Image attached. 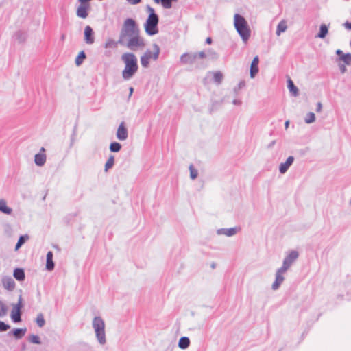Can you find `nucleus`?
I'll list each match as a JSON object with an SVG mask.
<instances>
[{"mask_svg": "<svg viewBox=\"0 0 351 351\" xmlns=\"http://www.w3.org/2000/svg\"><path fill=\"white\" fill-rule=\"evenodd\" d=\"M121 60L125 64L122 71V77L125 80L132 79L138 71L137 58L132 53H125L121 56Z\"/></svg>", "mask_w": 351, "mask_h": 351, "instance_id": "obj_1", "label": "nucleus"}, {"mask_svg": "<svg viewBox=\"0 0 351 351\" xmlns=\"http://www.w3.org/2000/svg\"><path fill=\"white\" fill-rule=\"evenodd\" d=\"M139 33V29L136 22L132 19H127L124 21L123 25L121 29L118 43L119 44L124 43V40Z\"/></svg>", "mask_w": 351, "mask_h": 351, "instance_id": "obj_2", "label": "nucleus"}, {"mask_svg": "<svg viewBox=\"0 0 351 351\" xmlns=\"http://www.w3.org/2000/svg\"><path fill=\"white\" fill-rule=\"evenodd\" d=\"M234 25L242 40L246 43L250 37L251 31L245 18L239 14H235Z\"/></svg>", "mask_w": 351, "mask_h": 351, "instance_id": "obj_3", "label": "nucleus"}, {"mask_svg": "<svg viewBox=\"0 0 351 351\" xmlns=\"http://www.w3.org/2000/svg\"><path fill=\"white\" fill-rule=\"evenodd\" d=\"M105 326V322L100 316H96L93 318L92 327L98 343L102 346L106 343Z\"/></svg>", "mask_w": 351, "mask_h": 351, "instance_id": "obj_4", "label": "nucleus"}, {"mask_svg": "<svg viewBox=\"0 0 351 351\" xmlns=\"http://www.w3.org/2000/svg\"><path fill=\"white\" fill-rule=\"evenodd\" d=\"M152 47L154 50L153 51L147 50L141 57V64L144 68L149 67L150 60L156 61L158 59L160 51L159 46L154 43L153 44Z\"/></svg>", "mask_w": 351, "mask_h": 351, "instance_id": "obj_5", "label": "nucleus"}, {"mask_svg": "<svg viewBox=\"0 0 351 351\" xmlns=\"http://www.w3.org/2000/svg\"><path fill=\"white\" fill-rule=\"evenodd\" d=\"M120 45L126 47L132 51L143 49L145 45L144 39L140 36L139 33L128 38L124 40V43Z\"/></svg>", "mask_w": 351, "mask_h": 351, "instance_id": "obj_6", "label": "nucleus"}, {"mask_svg": "<svg viewBox=\"0 0 351 351\" xmlns=\"http://www.w3.org/2000/svg\"><path fill=\"white\" fill-rule=\"evenodd\" d=\"M205 58H206V55L204 51L185 53L181 56L180 61L184 64L191 65L195 64L197 59Z\"/></svg>", "mask_w": 351, "mask_h": 351, "instance_id": "obj_7", "label": "nucleus"}, {"mask_svg": "<svg viewBox=\"0 0 351 351\" xmlns=\"http://www.w3.org/2000/svg\"><path fill=\"white\" fill-rule=\"evenodd\" d=\"M158 16H155L154 15L148 16L145 23V32L149 36L156 34L158 32Z\"/></svg>", "mask_w": 351, "mask_h": 351, "instance_id": "obj_8", "label": "nucleus"}, {"mask_svg": "<svg viewBox=\"0 0 351 351\" xmlns=\"http://www.w3.org/2000/svg\"><path fill=\"white\" fill-rule=\"evenodd\" d=\"M12 308L10 313V317L12 321L15 323L21 321V308L23 307V298L21 295H19L18 302L12 304Z\"/></svg>", "mask_w": 351, "mask_h": 351, "instance_id": "obj_9", "label": "nucleus"}, {"mask_svg": "<svg viewBox=\"0 0 351 351\" xmlns=\"http://www.w3.org/2000/svg\"><path fill=\"white\" fill-rule=\"evenodd\" d=\"M299 256V253L296 250H291L285 256L281 268L286 271L292 265Z\"/></svg>", "mask_w": 351, "mask_h": 351, "instance_id": "obj_10", "label": "nucleus"}, {"mask_svg": "<svg viewBox=\"0 0 351 351\" xmlns=\"http://www.w3.org/2000/svg\"><path fill=\"white\" fill-rule=\"evenodd\" d=\"M91 9L90 4L80 3L76 9V15L81 19H86Z\"/></svg>", "mask_w": 351, "mask_h": 351, "instance_id": "obj_11", "label": "nucleus"}, {"mask_svg": "<svg viewBox=\"0 0 351 351\" xmlns=\"http://www.w3.org/2000/svg\"><path fill=\"white\" fill-rule=\"evenodd\" d=\"M287 271L281 267H280L276 273V279L274 283L272 284V289L277 290L280 285L283 282L285 278L283 276L284 274H285Z\"/></svg>", "mask_w": 351, "mask_h": 351, "instance_id": "obj_12", "label": "nucleus"}, {"mask_svg": "<svg viewBox=\"0 0 351 351\" xmlns=\"http://www.w3.org/2000/svg\"><path fill=\"white\" fill-rule=\"evenodd\" d=\"M117 138L120 141H125L128 138V132L127 128L125 127L124 122H121L117 129Z\"/></svg>", "mask_w": 351, "mask_h": 351, "instance_id": "obj_13", "label": "nucleus"}, {"mask_svg": "<svg viewBox=\"0 0 351 351\" xmlns=\"http://www.w3.org/2000/svg\"><path fill=\"white\" fill-rule=\"evenodd\" d=\"M93 30L90 26L87 25L84 29V42L88 45H92L95 42Z\"/></svg>", "mask_w": 351, "mask_h": 351, "instance_id": "obj_14", "label": "nucleus"}, {"mask_svg": "<svg viewBox=\"0 0 351 351\" xmlns=\"http://www.w3.org/2000/svg\"><path fill=\"white\" fill-rule=\"evenodd\" d=\"M45 148L42 147L39 153L34 156V162L37 166L42 167L46 162V154H45Z\"/></svg>", "mask_w": 351, "mask_h": 351, "instance_id": "obj_15", "label": "nucleus"}, {"mask_svg": "<svg viewBox=\"0 0 351 351\" xmlns=\"http://www.w3.org/2000/svg\"><path fill=\"white\" fill-rule=\"evenodd\" d=\"M294 161V157L289 156L285 162H282L279 165V171L281 174H285Z\"/></svg>", "mask_w": 351, "mask_h": 351, "instance_id": "obj_16", "label": "nucleus"}, {"mask_svg": "<svg viewBox=\"0 0 351 351\" xmlns=\"http://www.w3.org/2000/svg\"><path fill=\"white\" fill-rule=\"evenodd\" d=\"M2 284L3 287L9 291H12L15 287V282L10 276H5L2 278Z\"/></svg>", "mask_w": 351, "mask_h": 351, "instance_id": "obj_17", "label": "nucleus"}, {"mask_svg": "<svg viewBox=\"0 0 351 351\" xmlns=\"http://www.w3.org/2000/svg\"><path fill=\"white\" fill-rule=\"evenodd\" d=\"M237 233V228H220L217 230V234L218 235H225L227 237H232Z\"/></svg>", "mask_w": 351, "mask_h": 351, "instance_id": "obj_18", "label": "nucleus"}, {"mask_svg": "<svg viewBox=\"0 0 351 351\" xmlns=\"http://www.w3.org/2000/svg\"><path fill=\"white\" fill-rule=\"evenodd\" d=\"M259 62V59L258 56H255L251 63L250 66V77L254 78L256 73L258 72V64Z\"/></svg>", "mask_w": 351, "mask_h": 351, "instance_id": "obj_19", "label": "nucleus"}, {"mask_svg": "<svg viewBox=\"0 0 351 351\" xmlns=\"http://www.w3.org/2000/svg\"><path fill=\"white\" fill-rule=\"evenodd\" d=\"M46 268L49 271L54 269V263L53 261V252L49 251L47 254Z\"/></svg>", "mask_w": 351, "mask_h": 351, "instance_id": "obj_20", "label": "nucleus"}, {"mask_svg": "<svg viewBox=\"0 0 351 351\" xmlns=\"http://www.w3.org/2000/svg\"><path fill=\"white\" fill-rule=\"evenodd\" d=\"M287 88L293 96H298V88L294 85L293 82L291 78H288L287 80Z\"/></svg>", "mask_w": 351, "mask_h": 351, "instance_id": "obj_21", "label": "nucleus"}, {"mask_svg": "<svg viewBox=\"0 0 351 351\" xmlns=\"http://www.w3.org/2000/svg\"><path fill=\"white\" fill-rule=\"evenodd\" d=\"M0 211L6 215H10L12 213V209L7 206V202L5 199H0Z\"/></svg>", "mask_w": 351, "mask_h": 351, "instance_id": "obj_22", "label": "nucleus"}, {"mask_svg": "<svg viewBox=\"0 0 351 351\" xmlns=\"http://www.w3.org/2000/svg\"><path fill=\"white\" fill-rule=\"evenodd\" d=\"M328 33V27L326 24H322L319 27V31L315 36V38H324Z\"/></svg>", "mask_w": 351, "mask_h": 351, "instance_id": "obj_23", "label": "nucleus"}, {"mask_svg": "<svg viewBox=\"0 0 351 351\" xmlns=\"http://www.w3.org/2000/svg\"><path fill=\"white\" fill-rule=\"evenodd\" d=\"M14 277L19 281H23L25 279V272L23 269L16 268L14 270Z\"/></svg>", "mask_w": 351, "mask_h": 351, "instance_id": "obj_24", "label": "nucleus"}, {"mask_svg": "<svg viewBox=\"0 0 351 351\" xmlns=\"http://www.w3.org/2000/svg\"><path fill=\"white\" fill-rule=\"evenodd\" d=\"M190 345V340L187 337H182L180 339L178 346L181 349H186Z\"/></svg>", "mask_w": 351, "mask_h": 351, "instance_id": "obj_25", "label": "nucleus"}, {"mask_svg": "<svg viewBox=\"0 0 351 351\" xmlns=\"http://www.w3.org/2000/svg\"><path fill=\"white\" fill-rule=\"evenodd\" d=\"M342 61L343 62V64H346V65H351V53H346L345 55L343 56H341L340 57H338V58L337 59V61Z\"/></svg>", "mask_w": 351, "mask_h": 351, "instance_id": "obj_26", "label": "nucleus"}, {"mask_svg": "<svg viewBox=\"0 0 351 351\" xmlns=\"http://www.w3.org/2000/svg\"><path fill=\"white\" fill-rule=\"evenodd\" d=\"M27 331V328H16L12 331V334L16 339H21L23 337Z\"/></svg>", "mask_w": 351, "mask_h": 351, "instance_id": "obj_27", "label": "nucleus"}, {"mask_svg": "<svg viewBox=\"0 0 351 351\" xmlns=\"http://www.w3.org/2000/svg\"><path fill=\"white\" fill-rule=\"evenodd\" d=\"M114 164V157L112 155H110L104 166V171L107 172L110 169H111Z\"/></svg>", "mask_w": 351, "mask_h": 351, "instance_id": "obj_28", "label": "nucleus"}, {"mask_svg": "<svg viewBox=\"0 0 351 351\" xmlns=\"http://www.w3.org/2000/svg\"><path fill=\"white\" fill-rule=\"evenodd\" d=\"M287 28V23L285 21H280L278 26L276 29V34L277 36H280L282 32H284L286 31Z\"/></svg>", "mask_w": 351, "mask_h": 351, "instance_id": "obj_29", "label": "nucleus"}, {"mask_svg": "<svg viewBox=\"0 0 351 351\" xmlns=\"http://www.w3.org/2000/svg\"><path fill=\"white\" fill-rule=\"evenodd\" d=\"M28 239L29 236L27 234L21 236L15 246V251H17L25 243V241L28 240Z\"/></svg>", "mask_w": 351, "mask_h": 351, "instance_id": "obj_30", "label": "nucleus"}, {"mask_svg": "<svg viewBox=\"0 0 351 351\" xmlns=\"http://www.w3.org/2000/svg\"><path fill=\"white\" fill-rule=\"evenodd\" d=\"M8 308L7 305L0 300V317H3L8 314Z\"/></svg>", "mask_w": 351, "mask_h": 351, "instance_id": "obj_31", "label": "nucleus"}, {"mask_svg": "<svg viewBox=\"0 0 351 351\" xmlns=\"http://www.w3.org/2000/svg\"><path fill=\"white\" fill-rule=\"evenodd\" d=\"M213 80L216 84H220L223 80V74L220 71L214 72Z\"/></svg>", "mask_w": 351, "mask_h": 351, "instance_id": "obj_32", "label": "nucleus"}, {"mask_svg": "<svg viewBox=\"0 0 351 351\" xmlns=\"http://www.w3.org/2000/svg\"><path fill=\"white\" fill-rule=\"evenodd\" d=\"M117 44H119L117 41H115L111 38L108 39L104 45L105 48H116L117 47Z\"/></svg>", "mask_w": 351, "mask_h": 351, "instance_id": "obj_33", "label": "nucleus"}, {"mask_svg": "<svg viewBox=\"0 0 351 351\" xmlns=\"http://www.w3.org/2000/svg\"><path fill=\"white\" fill-rule=\"evenodd\" d=\"M109 148L112 152H118L121 149V145L119 143L113 142L110 143Z\"/></svg>", "mask_w": 351, "mask_h": 351, "instance_id": "obj_34", "label": "nucleus"}, {"mask_svg": "<svg viewBox=\"0 0 351 351\" xmlns=\"http://www.w3.org/2000/svg\"><path fill=\"white\" fill-rule=\"evenodd\" d=\"M36 322L40 328L44 326V325L45 324V320L42 313H39L37 315V317L36 318Z\"/></svg>", "mask_w": 351, "mask_h": 351, "instance_id": "obj_35", "label": "nucleus"}, {"mask_svg": "<svg viewBox=\"0 0 351 351\" xmlns=\"http://www.w3.org/2000/svg\"><path fill=\"white\" fill-rule=\"evenodd\" d=\"M15 38L19 43H22L25 40L26 34L23 32L19 31L15 34Z\"/></svg>", "mask_w": 351, "mask_h": 351, "instance_id": "obj_36", "label": "nucleus"}, {"mask_svg": "<svg viewBox=\"0 0 351 351\" xmlns=\"http://www.w3.org/2000/svg\"><path fill=\"white\" fill-rule=\"evenodd\" d=\"M206 57L209 58L211 60H217L219 58V55L217 52L213 51V49L208 50L207 53H206Z\"/></svg>", "mask_w": 351, "mask_h": 351, "instance_id": "obj_37", "label": "nucleus"}, {"mask_svg": "<svg viewBox=\"0 0 351 351\" xmlns=\"http://www.w3.org/2000/svg\"><path fill=\"white\" fill-rule=\"evenodd\" d=\"M86 58V54L84 51H81L78 54L77 57L75 59V64L77 66L80 65L82 63L84 59Z\"/></svg>", "mask_w": 351, "mask_h": 351, "instance_id": "obj_38", "label": "nucleus"}, {"mask_svg": "<svg viewBox=\"0 0 351 351\" xmlns=\"http://www.w3.org/2000/svg\"><path fill=\"white\" fill-rule=\"evenodd\" d=\"M29 341L34 344L41 343L40 337L38 335L33 334L29 336Z\"/></svg>", "mask_w": 351, "mask_h": 351, "instance_id": "obj_39", "label": "nucleus"}, {"mask_svg": "<svg viewBox=\"0 0 351 351\" xmlns=\"http://www.w3.org/2000/svg\"><path fill=\"white\" fill-rule=\"evenodd\" d=\"M190 177L192 180L195 179L197 177L198 173L196 169L193 167V165H190Z\"/></svg>", "mask_w": 351, "mask_h": 351, "instance_id": "obj_40", "label": "nucleus"}, {"mask_svg": "<svg viewBox=\"0 0 351 351\" xmlns=\"http://www.w3.org/2000/svg\"><path fill=\"white\" fill-rule=\"evenodd\" d=\"M245 86V82L244 80H241L239 82V83L237 84V86L234 88V92L236 94H237L239 90Z\"/></svg>", "mask_w": 351, "mask_h": 351, "instance_id": "obj_41", "label": "nucleus"}, {"mask_svg": "<svg viewBox=\"0 0 351 351\" xmlns=\"http://www.w3.org/2000/svg\"><path fill=\"white\" fill-rule=\"evenodd\" d=\"M10 328V325L0 321V332H5Z\"/></svg>", "mask_w": 351, "mask_h": 351, "instance_id": "obj_42", "label": "nucleus"}, {"mask_svg": "<svg viewBox=\"0 0 351 351\" xmlns=\"http://www.w3.org/2000/svg\"><path fill=\"white\" fill-rule=\"evenodd\" d=\"M346 64H342V63H339L338 64V66H339V71H340L341 73H342V74H343V73L347 72V68H346Z\"/></svg>", "mask_w": 351, "mask_h": 351, "instance_id": "obj_43", "label": "nucleus"}, {"mask_svg": "<svg viewBox=\"0 0 351 351\" xmlns=\"http://www.w3.org/2000/svg\"><path fill=\"white\" fill-rule=\"evenodd\" d=\"M315 121V115L313 112H308V123H311Z\"/></svg>", "mask_w": 351, "mask_h": 351, "instance_id": "obj_44", "label": "nucleus"}, {"mask_svg": "<svg viewBox=\"0 0 351 351\" xmlns=\"http://www.w3.org/2000/svg\"><path fill=\"white\" fill-rule=\"evenodd\" d=\"M147 10L149 12V16L154 15L155 16H158V15L155 13L154 8H152L151 6L147 5Z\"/></svg>", "mask_w": 351, "mask_h": 351, "instance_id": "obj_45", "label": "nucleus"}, {"mask_svg": "<svg viewBox=\"0 0 351 351\" xmlns=\"http://www.w3.org/2000/svg\"><path fill=\"white\" fill-rule=\"evenodd\" d=\"M343 26L346 29H348V30H351V21H346L344 23H343Z\"/></svg>", "mask_w": 351, "mask_h": 351, "instance_id": "obj_46", "label": "nucleus"}, {"mask_svg": "<svg viewBox=\"0 0 351 351\" xmlns=\"http://www.w3.org/2000/svg\"><path fill=\"white\" fill-rule=\"evenodd\" d=\"M131 5H136L139 3L141 0H126Z\"/></svg>", "mask_w": 351, "mask_h": 351, "instance_id": "obj_47", "label": "nucleus"}, {"mask_svg": "<svg viewBox=\"0 0 351 351\" xmlns=\"http://www.w3.org/2000/svg\"><path fill=\"white\" fill-rule=\"evenodd\" d=\"M322 108V104L321 102H317V108H316V111L317 112H320Z\"/></svg>", "mask_w": 351, "mask_h": 351, "instance_id": "obj_48", "label": "nucleus"}, {"mask_svg": "<svg viewBox=\"0 0 351 351\" xmlns=\"http://www.w3.org/2000/svg\"><path fill=\"white\" fill-rule=\"evenodd\" d=\"M155 3H161L162 7L165 8V3L164 0H154Z\"/></svg>", "mask_w": 351, "mask_h": 351, "instance_id": "obj_49", "label": "nucleus"}, {"mask_svg": "<svg viewBox=\"0 0 351 351\" xmlns=\"http://www.w3.org/2000/svg\"><path fill=\"white\" fill-rule=\"evenodd\" d=\"M336 54H337L339 57H340L341 56H343V55H345L346 53H344L343 52V51H342V50H341V49H337V50H336Z\"/></svg>", "mask_w": 351, "mask_h": 351, "instance_id": "obj_50", "label": "nucleus"}, {"mask_svg": "<svg viewBox=\"0 0 351 351\" xmlns=\"http://www.w3.org/2000/svg\"><path fill=\"white\" fill-rule=\"evenodd\" d=\"M5 232H9L12 230V228H11V226L9 225V224H7L5 226Z\"/></svg>", "mask_w": 351, "mask_h": 351, "instance_id": "obj_51", "label": "nucleus"}, {"mask_svg": "<svg viewBox=\"0 0 351 351\" xmlns=\"http://www.w3.org/2000/svg\"><path fill=\"white\" fill-rule=\"evenodd\" d=\"M233 104L234 105H237V106H239L241 105V101L240 100H238V99H234L233 101H232Z\"/></svg>", "mask_w": 351, "mask_h": 351, "instance_id": "obj_52", "label": "nucleus"}, {"mask_svg": "<svg viewBox=\"0 0 351 351\" xmlns=\"http://www.w3.org/2000/svg\"><path fill=\"white\" fill-rule=\"evenodd\" d=\"M129 90H130V94H129V97H131V95L133 93L134 88L132 87H130Z\"/></svg>", "mask_w": 351, "mask_h": 351, "instance_id": "obj_53", "label": "nucleus"}, {"mask_svg": "<svg viewBox=\"0 0 351 351\" xmlns=\"http://www.w3.org/2000/svg\"><path fill=\"white\" fill-rule=\"evenodd\" d=\"M206 43H208V44H211V43H212V39H211V38H210V37L207 38H206Z\"/></svg>", "mask_w": 351, "mask_h": 351, "instance_id": "obj_54", "label": "nucleus"}, {"mask_svg": "<svg viewBox=\"0 0 351 351\" xmlns=\"http://www.w3.org/2000/svg\"><path fill=\"white\" fill-rule=\"evenodd\" d=\"M289 125V121H286L285 123V128L287 129Z\"/></svg>", "mask_w": 351, "mask_h": 351, "instance_id": "obj_55", "label": "nucleus"}, {"mask_svg": "<svg viewBox=\"0 0 351 351\" xmlns=\"http://www.w3.org/2000/svg\"><path fill=\"white\" fill-rule=\"evenodd\" d=\"M275 144V141H273L269 145V147H271L272 145H274Z\"/></svg>", "mask_w": 351, "mask_h": 351, "instance_id": "obj_56", "label": "nucleus"}, {"mask_svg": "<svg viewBox=\"0 0 351 351\" xmlns=\"http://www.w3.org/2000/svg\"><path fill=\"white\" fill-rule=\"evenodd\" d=\"M64 38H65V36H64V35H62V37H61V39H62V40H64Z\"/></svg>", "mask_w": 351, "mask_h": 351, "instance_id": "obj_57", "label": "nucleus"}, {"mask_svg": "<svg viewBox=\"0 0 351 351\" xmlns=\"http://www.w3.org/2000/svg\"><path fill=\"white\" fill-rule=\"evenodd\" d=\"M304 121L307 123V117L304 118Z\"/></svg>", "mask_w": 351, "mask_h": 351, "instance_id": "obj_58", "label": "nucleus"}, {"mask_svg": "<svg viewBox=\"0 0 351 351\" xmlns=\"http://www.w3.org/2000/svg\"><path fill=\"white\" fill-rule=\"evenodd\" d=\"M350 47H351V40H350Z\"/></svg>", "mask_w": 351, "mask_h": 351, "instance_id": "obj_59", "label": "nucleus"}]
</instances>
